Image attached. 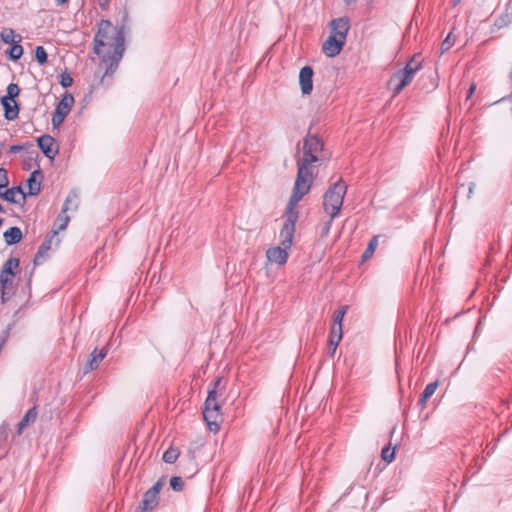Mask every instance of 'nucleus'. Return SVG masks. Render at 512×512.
<instances>
[{"mask_svg": "<svg viewBox=\"0 0 512 512\" xmlns=\"http://www.w3.org/2000/svg\"><path fill=\"white\" fill-rule=\"evenodd\" d=\"M161 488H162V482H161V480H159L148 490V492L156 497H159Z\"/></svg>", "mask_w": 512, "mask_h": 512, "instance_id": "obj_44", "label": "nucleus"}, {"mask_svg": "<svg viewBox=\"0 0 512 512\" xmlns=\"http://www.w3.org/2000/svg\"><path fill=\"white\" fill-rule=\"evenodd\" d=\"M422 67V62L420 60H417L416 57H412L405 65V67L403 68V70H409L410 68V72L411 74H416Z\"/></svg>", "mask_w": 512, "mask_h": 512, "instance_id": "obj_34", "label": "nucleus"}, {"mask_svg": "<svg viewBox=\"0 0 512 512\" xmlns=\"http://www.w3.org/2000/svg\"><path fill=\"white\" fill-rule=\"evenodd\" d=\"M110 0H99L100 4L103 5V4H107Z\"/></svg>", "mask_w": 512, "mask_h": 512, "instance_id": "obj_49", "label": "nucleus"}, {"mask_svg": "<svg viewBox=\"0 0 512 512\" xmlns=\"http://www.w3.org/2000/svg\"><path fill=\"white\" fill-rule=\"evenodd\" d=\"M507 99H512V93L507 97Z\"/></svg>", "mask_w": 512, "mask_h": 512, "instance_id": "obj_52", "label": "nucleus"}, {"mask_svg": "<svg viewBox=\"0 0 512 512\" xmlns=\"http://www.w3.org/2000/svg\"><path fill=\"white\" fill-rule=\"evenodd\" d=\"M333 220L334 219H331V217H330L328 221L323 223V225L321 227V230H320L321 237H327L328 236V234L330 233L331 227H332Z\"/></svg>", "mask_w": 512, "mask_h": 512, "instance_id": "obj_41", "label": "nucleus"}, {"mask_svg": "<svg viewBox=\"0 0 512 512\" xmlns=\"http://www.w3.org/2000/svg\"><path fill=\"white\" fill-rule=\"evenodd\" d=\"M26 147H33V144L32 143H25V144H16V145H11L8 149V152L11 153V154H14V153H18L20 151H22L23 149H25Z\"/></svg>", "mask_w": 512, "mask_h": 512, "instance_id": "obj_43", "label": "nucleus"}, {"mask_svg": "<svg viewBox=\"0 0 512 512\" xmlns=\"http://www.w3.org/2000/svg\"><path fill=\"white\" fill-rule=\"evenodd\" d=\"M347 310H348V306L343 305V306H340L337 310L334 311V313H333V325H332L331 329H336V327H339L338 328L339 330H343L342 322H343V319H344V316H345Z\"/></svg>", "mask_w": 512, "mask_h": 512, "instance_id": "obj_26", "label": "nucleus"}, {"mask_svg": "<svg viewBox=\"0 0 512 512\" xmlns=\"http://www.w3.org/2000/svg\"><path fill=\"white\" fill-rule=\"evenodd\" d=\"M438 386H439V382L438 381H434V382L429 383L424 388L423 392L421 393L419 401H418V404L423 406L426 403V401L435 393V391L438 388Z\"/></svg>", "mask_w": 512, "mask_h": 512, "instance_id": "obj_25", "label": "nucleus"}, {"mask_svg": "<svg viewBox=\"0 0 512 512\" xmlns=\"http://www.w3.org/2000/svg\"><path fill=\"white\" fill-rule=\"evenodd\" d=\"M61 86L63 88H68L72 85L73 83V78L71 77V75L67 72H63L61 73L60 75V80H59Z\"/></svg>", "mask_w": 512, "mask_h": 512, "instance_id": "obj_38", "label": "nucleus"}, {"mask_svg": "<svg viewBox=\"0 0 512 512\" xmlns=\"http://www.w3.org/2000/svg\"><path fill=\"white\" fill-rule=\"evenodd\" d=\"M331 36H336L338 39L346 41L347 33L350 29L349 19L340 17L333 19L330 23Z\"/></svg>", "mask_w": 512, "mask_h": 512, "instance_id": "obj_9", "label": "nucleus"}, {"mask_svg": "<svg viewBox=\"0 0 512 512\" xmlns=\"http://www.w3.org/2000/svg\"><path fill=\"white\" fill-rule=\"evenodd\" d=\"M69 0H55L56 6H62L66 4Z\"/></svg>", "mask_w": 512, "mask_h": 512, "instance_id": "obj_47", "label": "nucleus"}, {"mask_svg": "<svg viewBox=\"0 0 512 512\" xmlns=\"http://www.w3.org/2000/svg\"><path fill=\"white\" fill-rule=\"evenodd\" d=\"M179 457V451L176 448L170 447L163 454V461L167 464H173Z\"/></svg>", "mask_w": 512, "mask_h": 512, "instance_id": "obj_32", "label": "nucleus"}, {"mask_svg": "<svg viewBox=\"0 0 512 512\" xmlns=\"http://www.w3.org/2000/svg\"><path fill=\"white\" fill-rule=\"evenodd\" d=\"M6 53L11 61H17L23 55V47L19 44V42H16L11 45Z\"/></svg>", "mask_w": 512, "mask_h": 512, "instance_id": "obj_29", "label": "nucleus"}, {"mask_svg": "<svg viewBox=\"0 0 512 512\" xmlns=\"http://www.w3.org/2000/svg\"><path fill=\"white\" fill-rule=\"evenodd\" d=\"M19 266V259L10 257L3 265L1 273L14 276L13 269Z\"/></svg>", "mask_w": 512, "mask_h": 512, "instance_id": "obj_31", "label": "nucleus"}, {"mask_svg": "<svg viewBox=\"0 0 512 512\" xmlns=\"http://www.w3.org/2000/svg\"><path fill=\"white\" fill-rule=\"evenodd\" d=\"M53 240H56V245L59 244L60 240L58 237H52V233L48 234L42 244L39 246L38 251L34 258V263L36 265L41 264L48 254V251L52 247Z\"/></svg>", "mask_w": 512, "mask_h": 512, "instance_id": "obj_13", "label": "nucleus"}, {"mask_svg": "<svg viewBox=\"0 0 512 512\" xmlns=\"http://www.w3.org/2000/svg\"><path fill=\"white\" fill-rule=\"evenodd\" d=\"M1 290V299L2 302H6L9 299L8 293L6 292V289H0Z\"/></svg>", "mask_w": 512, "mask_h": 512, "instance_id": "obj_45", "label": "nucleus"}, {"mask_svg": "<svg viewBox=\"0 0 512 512\" xmlns=\"http://www.w3.org/2000/svg\"><path fill=\"white\" fill-rule=\"evenodd\" d=\"M454 45V40L451 38V34H448L447 37L441 43V53L448 51Z\"/></svg>", "mask_w": 512, "mask_h": 512, "instance_id": "obj_40", "label": "nucleus"}, {"mask_svg": "<svg viewBox=\"0 0 512 512\" xmlns=\"http://www.w3.org/2000/svg\"><path fill=\"white\" fill-rule=\"evenodd\" d=\"M158 503L159 497H156L146 491L135 512H151L158 505Z\"/></svg>", "mask_w": 512, "mask_h": 512, "instance_id": "obj_18", "label": "nucleus"}, {"mask_svg": "<svg viewBox=\"0 0 512 512\" xmlns=\"http://www.w3.org/2000/svg\"><path fill=\"white\" fill-rule=\"evenodd\" d=\"M344 44V40L338 39L336 36L330 35L323 43L322 50L326 56L332 58L340 54Z\"/></svg>", "mask_w": 512, "mask_h": 512, "instance_id": "obj_11", "label": "nucleus"}, {"mask_svg": "<svg viewBox=\"0 0 512 512\" xmlns=\"http://www.w3.org/2000/svg\"><path fill=\"white\" fill-rule=\"evenodd\" d=\"M289 250V248H285L282 245L271 247L267 249L266 256L270 262L278 265H284L288 260Z\"/></svg>", "mask_w": 512, "mask_h": 512, "instance_id": "obj_12", "label": "nucleus"}, {"mask_svg": "<svg viewBox=\"0 0 512 512\" xmlns=\"http://www.w3.org/2000/svg\"><path fill=\"white\" fill-rule=\"evenodd\" d=\"M37 414L38 412L36 406L30 408L18 423V432L21 433L24 427H26L29 423L34 422L36 420Z\"/></svg>", "mask_w": 512, "mask_h": 512, "instance_id": "obj_24", "label": "nucleus"}, {"mask_svg": "<svg viewBox=\"0 0 512 512\" xmlns=\"http://www.w3.org/2000/svg\"><path fill=\"white\" fill-rule=\"evenodd\" d=\"M314 71L311 66H304L299 73V83L303 95L311 94L313 90Z\"/></svg>", "mask_w": 512, "mask_h": 512, "instance_id": "obj_10", "label": "nucleus"}, {"mask_svg": "<svg viewBox=\"0 0 512 512\" xmlns=\"http://www.w3.org/2000/svg\"><path fill=\"white\" fill-rule=\"evenodd\" d=\"M474 187H475V184L474 183H470V185H469V195L473 193Z\"/></svg>", "mask_w": 512, "mask_h": 512, "instance_id": "obj_48", "label": "nucleus"}, {"mask_svg": "<svg viewBox=\"0 0 512 512\" xmlns=\"http://www.w3.org/2000/svg\"><path fill=\"white\" fill-rule=\"evenodd\" d=\"M12 277L11 275L4 274L0 272V289H8L9 286L12 285Z\"/></svg>", "mask_w": 512, "mask_h": 512, "instance_id": "obj_36", "label": "nucleus"}, {"mask_svg": "<svg viewBox=\"0 0 512 512\" xmlns=\"http://www.w3.org/2000/svg\"><path fill=\"white\" fill-rule=\"evenodd\" d=\"M3 237L5 243L10 246L20 242L23 234L19 227L13 226L4 232Z\"/></svg>", "mask_w": 512, "mask_h": 512, "instance_id": "obj_20", "label": "nucleus"}, {"mask_svg": "<svg viewBox=\"0 0 512 512\" xmlns=\"http://www.w3.org/2000/svg\"><path fill=\"white\" fill-rule=\"evenodd\" d=\"M79 198L75 191H71L66 197L62 209V212H68L69 210H76L78 208Z\"/></svg>", "mask_w": 512, "mask_h": 512, "instance_id": "obj_23", "label": "nucleus"}, {"mask_svg": "<svg viewBox=\"0 0 512 512\" xmlns=\"http://www.w3.org/2000/svg\"><path fill=\"white\" fill-rule=\"evenodd\" d=\"M324 142L317 135L308 133L302 140L297 162V176L293 191L306 195L313 182V166L323 160Z\"/></svg>", "mask_w": 512, "mask_h": 512, "instance_id": "obj_1", "label": "nucleus"}, {"mask_svg": "<svg viewBox=\"0 0 512 512\" xmlns=\"http://www.w3.org/2000/svg\"><path fill=\"white\" fill-rule=\"evenodd\" d=\"M55 139L49 135L45 134L37 138V144L39 149L43 152V154L53 160L58 151H53L52 147L54 145Z\"/></svg>", "mask_w": 512, "mask_h": 512, "instance_id": "obj_14", "label": "nucleus"}, {"mask_svg": "<svg viewBox=\"0 0 512 512\" xmlns=\"http://www.w3.org/2000/svg\"><path fill=\"white\" fill-rule=\"evenodd\" d=\"M1 40L6 44H14L21 41V36L17 35L11 28H6L0 33Z\"/></svg>", "mask_w": 512, "mask_h": 512, "instance_id": "obj_27", "label": "nucleus"}, {"mask_svg": "<svg viewBox=\"0 0 512 512\" xmlns=\"http://www.w3.org/2000/svg\"><path fill=\"white\" fill-rule=\"evenodd\" d=\"M510 79L512 80V70H511V73H510Z\"/></svg>", "mask_w": 512, "mask_h": 512, "instance_id": "obj_53", "label": "nucleus"}, {"mask_svg": "<svg viewBox=\"0 0 512 512\" xmlns=\"http://www.w3.org/2000/svg\"><path fill=\"white\" fill-rule=\"evenodd\" d=\"M410 71V69H399L391 76L388 82V87L393 92V96L398 95L407 85L412 82L415 75L411 74Z\"/></svg>", "mask_w": 512, "mask_h": 512, "instance_id": "obj_6", "label": "nucleus"}, {"mask_svg": "<svg viewBox=\"0 0 512 512\" xmlns=\"http://www.w3.org/2000/svg\"><path fill=\"white\" fill-rule=\"evenodd\" d=\"M329 355L332 357L334 355L335 352H333V348H329Z\"/></svg>", "mask_w": 512, "mask_h": 512, "instance_id": "obj_50", "label": "nucleus"}, {"mask_svg": "<svg viewBox=\"0 0 512 512\" xmlns=\"http://www.w3.org/2000/svg\"><path fill=\"white\" fill-rule=\"evenodd\" d=\"M35 58L40 65L47 63L48 54L43 46H37L35 49Z\"/></svg>", "mask_w": 512, "mask_h": 512, "instance_id": "obj_35", "label": "nucleus"}, {"mask_svg": "<svg viewBox=\"0 0 512 512\" xmlns=\"http://www.w3.org/2000/svg\"><path fill=\"white\" fill-rule=\"evenodd\" d=\"M69 221L70 217L67 215V213L61 211V213L57 216L50 232L52 233V237H57L60 231L66 229Z\"/></svg>", "mask_w": 512, "mask_h": 512, "instance_id": "obj_22", "label": "nucleus"}, {"mask_svg": "<svg viewBox=\"0 0 512 512\" xmlns=\"http://www.w3.org/2000/svg\"><path fill=\"white\" fill-rule=\"evenodd\" d=\"M124 25L120 27L113 26L109 20H101L98 25V31L94 37V52L97 55L102 53L117 51V45L121 42V51H125Z\"/></svg>", "mask_w": 512, "mask_h": 512, "instance_id": "obj_2", "label": "nucleus"}, {"mask_svg": "<svg viewBox=\"0 0 512 512\" xmlns=\"http://www.w3.org/2000/svg\"><path fill=\"white\" fill-rule=\"evenodd\" d=\"M16 194L21 195V200L23 202L26 200L27 194L23 191L21 186H13L11 188H7L4 192L0 190V197L12 204L19 203V201L15 198Z\"/></svg>", "mask_w": 512, "mask_h": 512, "instance_id": "obj_19", "label": "nucleus"}, {"mask_svg": "<svg viewBox=\"0 0 512 512\" xmlns=\"http://www.w3.org/2000/svg\"><path fill=\"white\" fill-rule=\"evenodd\" d=\"M124 51H121V42L117 45V51L102 53V55H98L102 58V62L105 63V73L104 77L112 76L114 72L117 70L120 60L122 59Z\"/></svg>", "mask_w": 512, "mask_h": 512, "instance_id": "obj_8", "label": "nucleus"}, {"mask_svg": "<svg viewBox=\"0 0 512 512\" xmlns=\"http://www.w3.org/2000/svg\"><path fill=\"white\" fill-rule=\"evenodd\" d=\"M347 193V185L342 179L331 184L323 196V209L335 219L342 208L344 197Z\"/></svg>", "mask_w": 512, "mask_h": 512, "instance_id": "obj_5", "label": "nucleus"}, {"mask_svg": "<svg viewBox=\"0 0 512 512\" xmlns=\"http://www.w3.org/2000/svg\"><path fill=\"white\" fill-rule=\"evenodd\" d=\"M170 486L174 491H181L184 487V482L181 477L173 476L170 479Z\"/></svg>", "mask_w": 512, "mask_h": 512, "instance_id": "obj_37", "label": "nucleus"}, {"mask_svg": "<svg viewBox=\"0 0 512 512\" xmlns=\"http://www.w3.org/2000/svg\"><path fill=\"white\" fill-rule=\"evenodd\" d=\"M461 0H453L454 2V5H457L458 3H460Z\"/></svg>", "mask_w": 512, "mask_h": 512, "instance_id": "obj_51", "label": "nucleus"}, {"mask_svg": "<svg viewBox=\"0 0 512 512\" xmlns=\"http://www.w3.org/2000/svg\"><path fill=\"white\" fill-rule=\"evenodd\" d=\"M0 103L4 110V117L8 121L15 120L19 115V105L16 100L12 101L7 98L1 97Z\"/></svg>", "mask_w": 512, "mask_h": 512, "instance_id": "obj_16", "label": "nucleus"}, {"mask_svg": "<svg viewBox=\"0 0 512 512\" xmlns=\"http://www.w3.org/2000/svg\"><path fill=\"white\" fill-rule=\"evenodd\" d=\"M74 104V97L70 93H65L58 103L54 114L52 116V125L58 127L63 123L66 116L69 114L72 105Z\"/></svg>", "mask_w": 512, "mask_h": 512, "instance_id": "obj_7", "label": "nucleus"}, {"mask_svg": "<svg viewBox=\"0 0 512 512\" xmlns=\"http://www.w3.org/2000/svg\"><path fill=\"white\" fill-rule=\"evenodd\" d=\"M42 177L43 176L40 169H36L30 174L29 178L27 179V186L29 188L28 195L35 196L40 193Z\"/></svg>", "mask_w": 512, "mask_h": 512, "instance_id": "obj_17", "label": "nucleus"}, {"mask_svg": "<svg viewBox=\"0 0 512 512\" xmlns=\"http://www.w3.org/2000/svg\"><path fill=\"white\" fill-rule=\"evenodd\" d=\"M475 89H476L475 85H472V86L469 88L467 98H470V97L473 95V93L475 92Z\"/></svg>", "mask_w": 512, "mask_h": 512, "instance_id": "obj_46", "label": "nucleus"}, {"mask_svg": "<svg viewBox=\"0 0 512 512\" xmlns=\"http://www.w3.org/2000/svg\"><path fill=\"white\" fill-rule=\"evenodd\" d=\"M108 348L104 347L102 349L95 348L89 357V360L84 368V373H88L89 371L95 370L99 367L101 361L107 356Z\"/></svg>", "mask_w": 512, "mask_h": 512, "instance_id": "obj_15", "label": "nucleus"}, {"mask_svg": "<svg viewBox=\"0 0 512 512\" xmlns=\"http://www.w3.org/2000/svg\"><path fill=\"white\" fill-rule=\"evenodd\" d=\"M339 327H336V329H331L330 335H329V348H333V352H336V349L342 339L343 330H339Z\"/></svg>", "mask_w": 512, "mask_h": 512, "instance_id": "obj_28", "label": "nucleus"}, {"mask_svg": "<svg viewBox=\"0 0 512 512\" xmlns=\"http://www.w3.org/2000/svg\"><path fill=\"white\" fill-rule=\"evenodd\" d=\"M221 383V378L212 382L213 388L208 390V396L204 403L203 418L211 432H218L220 429L221 404L217 401V389Z\"/></svg>", "mask_w": 512, "mask_h": 512, "instance_id": "obj_4", "label": "nucleus"}, {"mask_svg": "<svg viewBox=\"0 0 512 512\" xmlns=\"http://www.w3.org/2000/svg\"><path fill=\"white\" fill-rule=\"evenodd\" d=\"M19 93H20V88L19 86L16 84V83H10L8 86H7V89H6V95L3 96L4 98H7L9 100H16V98L19 96Z\"/></svg>", "mask_w": 512, "mask_h": 512, "instance_id": "obj_33", "label": "nucleus"}, {"mask_svg": "<svg viewBox=\"0 0 512 512\" xmlns=\"http://www.w3.org/2000/svg\"><path fill=\"white\" fill-rule=\"evenodd\" d=\"M512 23V0L506 4L505 12L501 14L496 20L494 25L497 28H503Z\"/></svg>", "mask_w": 512, "mask_h": 512, "instance_id": "obj_21", "label": "nucleus"}, {"mask_svg": "<svg viewBox=\"0 0 512 512\" xmlns=\"http://www.w3.org/2000/svg\"><path fill=\"white\" fill-rule=\"evenodd\" d=\"M9 184L8 173L7 170L3 167H0V190L6 188Z\"/></svg>", "mask_w": 512, "mask_h": 512, "instance_id": "obj_39", "label": "nucleus"}, {"mask_svg": "<svg viewBox=\"0 0 512 512\" xmlns=\"http://www.w3.org/2000/svg\"><path fill=\"white\" fill-rule=\"evenodd\" d=\"M395 457V449H390L389 447L383 448L382 450V458L387 461L391 462L393 461Z\"/></svg>", "mask_w": 512, "mask_h": 512, "instance_id": "obj_42", "label": "nucleus"}, {"mask_svg": "<svg viewBox=\"0 0 512 512\" xmlns=\"http://www.w3.org/2000/svg\"><path fill=\"white\" fill-rule=\"evenodd\" d=\"M378 246V236H374L368 243L365 251L362 254V261L370 259Z\"/></svg>", "mask_w": 512, "mask_h": 512, "instance_id": "obj_30", "label": "nucleus"}, {"mask_svg": "<svg viewBox=\"0 0 512 512\" xmlns=\"http://www.w3.org/2000/svg\"><path fill=\"white\" fill-rule=\"evenodd\" d=\"M305 195L292 191V195L287 203L285 213L283 215L285 221L279 233L280 245L285 248L291 249L293 238L295 234L296 222L299 218V212L296 210V205L301 201Z\"/></svg>", "mask_w": 512, "mask_h": 512, "instance_id": "obj_3", "label": "nucleus"}]
</instances>
